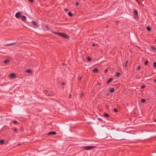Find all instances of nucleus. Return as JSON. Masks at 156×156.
I'll use <instances>...</instances> for the list:
<instances>
[{"label":"nucleus","instance_id":"f257e3e1","mask_svg":"<svg viewBox=\"0 0 156 156\" xmlns=\"http://www.w3.org/2000/svg\"><path fill=\"white\" fill-rule=\"evenodd\" d=\"M96 147V146H88L83 147H82V148L83 149L88 150L92 149Z\"/></svg>","mask_w":156,"mask_h":156},{"label":"nucleus","instance_id":"f03ea898","mask_svg":"<svg viewBox=\"0 0 156 156\" xmlns=\"http://www.w3.org/2000/svg\"><path fill=\"white\" fill-rule=\"evenodd\" d=\"M133 13L134 14V17L136 19L138 17V11L136 10H134L133 11Z\"/></svg>","mask_w":156,"mask_h":156},{"label":"nucleus","instance_id":"7ed1b4c3","mask_svg":"<svg viewBox=\"0 0 156 156\" xmlns=\"http://www.w3.org/2000/svg\"><path fill=\"white\" fill-rule=\"evenodd\" d=\"M21 14L22 12H18L16 13L15 14V16L16 18L19 19L21 17V16H22V15H21Z\"/></svg>","mask_w":156,"mask_h":156},{"label":"nucleus","instance_id":"20e7f679","mask_svg":"<svg viewBox=\"0 0 156 156\" xmlns=\"http://www.w3.org/2000/svg\"><path fill=\"white\" fill-rule=\"evenodd\" d=\"M61 37L65 39L69 38V37L66 34L64 33H62V34L61 35Z\"/></svg>","mask_w":156,"mask_h":156},{"label":"nucleus","instance_id":"39448f33","mask_svg":"<svg viewBox=\"0 0 156 156\" xmlns=\"http://www.w3.org/2000/svg\"><path fill=\"white\" fill-rule=\"evenodd\" d=\"M31 23L34 25V27L36 28H37V23L34 21H32Z\"/></svg>","mask_w":156,"mask_h":156},{"label":"nucleus","instance_id":"423d86ee","mask_svg":"<svg viewBox=\"0 0 156 156\" xmlns=\"http://www.w3.org/2000/svg\"><path fill=\"white\" fill-rule=\"evenodd\" d=\"M21 19L22 21L24 22H25L26 20V17L25 16L22 15L21 16Z\"/></svg>","mask_w":156,"mask_h":156},{"label":"nucleus","instance_id":"0eeeda50","mask_svg":"<svg viewBox=\"0 0 156 156\" xmlns=\"http://www.w3.org/2000/svg\"><path fill=\"white\" fill-rule=\"evenodd\" d=\"M56 134V133L55 132H49L47 134L48 135H55Z\"/></svg>","mask_w":156,"mask_h":156},{"label":"nucleus","instance_id":"6e6552de","mask_svg":"<svg viewBox=\"0 0 156 156\" xmlns=\"http://www.w3.org/2000/svg\"><path fill=\"white\" fill-rule=\"evenodd\" d=\"M53 33L59 36H61L62 33L53 32Z\"/></svg>","mask_w":156,"mask_h":156},{"label":"nucleus","instance_id":"1a4fd4ad","mask_svg":"<svg viewBox=\"0 0 156 156\" xmlns=\"http://www.w3.org/2000/svg\"><path fill=\"white\" fill-rule=\"evenodd\" d=\"M16 76V74L14 73H12L10 74V76L11 78H14Z\"/></svg>","mask_w":156,"mask_h":156},{"label":"nucleus","instance_id":"9d476101","mask_svg":"<svg viewBox=\"0 0 156 156\" xmlns=\"http://www.w3.org/2000/svg\"><path fill=\"white\" fill-rule=\"evenodd\" d=\"M16 44V43H11L5 44V46H12V45H13L15 44Z\"/></svg>","mask_w":156,"mask_h":156},{"label":"nucleus","instance_id":"9b49d317","mask_svg":"<svg viewBox=\"0 0 156 156\" xmlns=\"http://www.w3.org/2000/svg\"><path fill=\"white\" fill-rule=\"evenodd\" d=\"M26 72L29 73H32V70L30 69H28L26 70Z\"/></svg>","mask_w":156,"mask_h":156},{"label":"nucleus","instance_id":"f8f14e48","mask_svg":"<svg viewBox=\"0 0 156 156\" xmlns=\"http://www.w3.org/2000/svg\"><path fill=\"white\" fill-rule=\"evenodd\" d=\"M46 92H47V93H45L46 94H47L48 96H52L53 95V94L52 93H48V91H46Z\"/></svg>","mask_w":156,"mask_h":156},{"label":"nucleus","instance_id":"ddd939ff","mask_svg":"<svg viewBox=\"0 0 156 156\" xmlns=\"http://www.w3.org/2000/svg\"><path fill=\"white\" fill-rule=\"evenodd\" d=\"M113 80V79L112 78H110L108 80V81L107 82V84H109Z\"/></svg>","mask_w":156,"mask_h":156},{"label":"nucleus","instance_id":"4468645a","mask_svg":"<svg viewBox=\"0 0 156 156\" xmlns=\"http://www.w3.org/2000/svg\"><path fill=\"white\" fill-rule=\"evenodd\" d=\"M98 71V68H95L93 69V72L95 73H96Z\"/></svg>","mask_w":156,"mask_h":156},{"label":"nucleus","instance_id":"2eb2a0df","mask_svg":"<svg viewBox=\"0 0 156 156\" xmlns=\"http://www.w3.org/2000/svg\"><path fill=\"white\" fill-rule=\"evenodd\" d=\"M115 89L114 88H112L110 89V92L111 93H113L115 91Z\"/></svg>","mask_w":156,"mask_h":156},{"label":"nucleus","instance_id":"dca6fc26","mask_svg":"<svg viewBox=\"0 0 156 156\" xmlns=\"http://www.w3.org/2000/svg\"><path fill=\"white\" fill-rule=\"evenodd\" d=\"M109 116V114L108 113H105L104 114V117H108Z\"/></svg>","mask_w":156,"mask_h":156},{"label":"nucleus","instance_id":"f3484780","mask_svg":"<svg viewBox=\"0 0 156 156\" xmlns=\"http://www.w3.org/2000/svg\"><path fill=\"white\" fill-rule=\"evenodd\" d=\"M9 60H5V61H4V63L5 64H7V63H9Z\"/></svg>","mask_w":156,"mask_h":156},{"label":"nucleus","instance_id":"a211bd4d","mask_svg":"<svg viewBox=\"0 0 156 156\" xmlns=\"http://www.w3.org/2000/svg\"><path fill=\"white\" fill-rule=\"evenodd\" d=\"M4 143V140H0V144H3Z\"/></svg>","mask_w":156,"mask_h":156},{"label":"nucleus","instance_id":"6ab92c4d","mask_svg":"<svg viewBox=\"0 0 156 156\" xmlns=\"http://www.w3.org/2000/svg\"><path fill=\"white\" fill-rule=\"evenodd\" d=\"M147 30H148L149 31H150L151 30V28L149 26L147 27Z\"/></svg>","mask_w":156,"mask_h":156},{"label":"nucleus","instance_id":"aec40b11","mask_svg":"<svg viewBox=\"0 0 156 156\" xmlns=\"http://www.w3.org/2000/svg\"><path fill=\"white\" fill-rule=\"evenodd\" d=\"M68 15L70 16H73V14L70 12H69L68 13Z\"/></svg>","mask_w":156,"mask_h":156},{"label":"nucleus","instance_id":"412c9836","mask_svg":"<svg viewBox=\"0 0 156 156\" xmlns=\"http://www.w3.org/2000/svg\"><path fill=\"white\" fill-rule=\"evenodd\" d=\"M151 48L156 51V47H155L154 46H151Z\"/></svg>","mask_w":156,"mask_h":156},{"label":"nucleus","instance_id":"4be33fe9","mask_svg":"<svg viewBox=\"0 0 156 156\" xmlns=\"http://www.w3.org/2000/svg\"><path fill=\"white\" fill-rule=\"evenodd\" d=\"M98 46V44H92V46Z\"/></svg>","mask_w":156,"mask_h":156},{"label":"nucleus","instance_id":"5701e85b","mask_svg":"<svg viewBox=\"0 0 156 156\" xmlns=\"http://www.w3.org/2000/svg\"><path fill=\"white\" fill-rule=\"evenodd\" d=\"M145 100L144 99H142L141 100V102L143 103H144L145 102Z\"/></svg>","mask_w":156,"mask_h":156},{"label":"nucleus","instance_id":"b1692460","mask_svg":"<svg viewBox=\"0 0 156 156\" xmlns=\"http://www.w3.org/2000/svg\"><path fill=\"white\" fill-rule=\"evenodd\" d=\"M87 60L88 61H89V62H91V58H90L89 57H88L87 58Z\"/></svg>","mask_w":156,"mask_h":156},{"label":"nucleus","instance_id":"393cba45","mask_svg":"<svg viewBox=\"0 0 156 156\" xmlns=\"http://www.w3.org/2000/svg\"><path fill=\"white\" fill-rule=\"evenodd\" d=\"M120 73H119V72H118L117 73L116 75V76L117 77H118L119 76V75H120Z\"/></svg>","mask_w":156,"mask_h":156},{"label":"nucleus","instance_id":"a878e982","mask_svg":"<svg viewBox=\"0 0 156 156\" xmlns=\"http://www.w3.org/2000/svg\"><path fill=\"white\" fill-rule=\"evenodd\" d=\"M148 62V61L147 60H146L144 62V65L145 66L147 65V64Z\"/></svg>","mask_w":156,"mask_h":156},{"label":"nucleus","instance_id":"bb28decb","mask_svg":"<svg viewBox=\"0 0 156 156\" xmlns=\"http://www.w3.org/2000/svg\"><path fill=\"white\" fill-rule=\"evenodd\" d=\"M113 110L115 112H118V110L116 108H114Z\"/></svg>","mask_w":156,"mask_h":156},{"label":"nucleus","instance_id":"cd10ccee","mask_svg":"<svg viewBox=\"0 0 156 156\" xmlns=\"http://www.w3.org/2000/svg\"><path fill=\"white\" fill-rule=\"evenodd\" d=\"M153 66L154 67H155V68L156 67V62H154V63L153 64Z\"/></svg>","mask_w":156,"mask_h":156},{"label":"nucleus","instance_id":"c85d7f7f","mask_svg":"<svg viewBox=\"0 0 156 156\" xmlns=\"http://www.w3.org/2000/svg\"><path fill=\"white\" fill-rule=\"evenodd\" d=\"M128 60H127L126 61V63H125V67H126L127 66V63H128Z\"/></svg>","mask_w":156,"mask_h":156},{"label":"nucleus","instance_id":"c756f323","mask_svg":"<svg viewBox=\"0 0 156 156\" xmlns=\"http://www.w3.org/2000/svg\"><path fill=\"white\" fill-rule=\"evenodd\" d=\"M137 70H139L141 69V67L140 66H137Z\"/></svg>","mask_w":156,"mask_h":156},{"label":"nucleus","instance_id":"7c9ffc66","mask_svg":"<svg viewBox=\"0 0 156 156\" xmlns=\"http://www.w3.org/2000/svg\"><path fill=\"white\" fill-rule=\"evenodd\" d=\"M13 131L15 132H17V129H16V128H15L14 129H13Z\"/></svg>","mask_w":156,"mask_h":156},{"label":"nucleus","instance_id":"2f4dec72","mask_svg":"<svg viewBox=\"0 0 156 156\" xmlns=\"http://www.w3.org/2000/svg\"><path fill=\"white\" fill-rule=\"evenodd\" d=\"M76 6H77L79 5V3L78 2H76Z\"/></svg>","mask_w":156,"mask_h":156},{"label":"nucleus","instance_id":"473e14b6","mask_svg":"<svg viewBox=\"0 0 156 156\" xmlns=\"http://www.w3.org/2000/svg\"><path fill=\"white\" fill-rule=\"evenodd\" d=\"M45 27L46 28V30H49V27L47 26H45Z\"/></svg>","mask_w":156,"mask_h":156},{"label":"nucleus","instance_id":"72a5a7b5","mask_svg":"<svg viewBox=\"0 0 156 156\" xmlns=\"http://www.w3.org/2000/svg\"><path fill=\"white\" fill-rule=\"evenodd\" d=\"M108 71V70L107 69H106L105 70V72L106 73Z\"/></svg>","mask_w":156,"mask_h":156},{"label":"nucleus","instance_id":"f704fd0d","mask_svg":"<svg viewBox=\"0 0 156 156\" xmlns=\"http://www.w3.org/2000/svg\"><path fill=\"white\" fill-rule=\"evenodd\" d=\"M13 122L15 124H16L17 123V122L15 120H14Z\"/></svg>","mask_w":156,"mask_h":156},{"label":"nucleus","instance_id":"c9c22d12","mask_svg":"<svg viewBox=\"0 0 156 156\" xmlns=\"http://www.w3.org/2000/svg\"><path fill=\"white\" fill-rule=\"evenodd\" d=\"M145 87H145V86H142L141 87V89L144 88H145Z\"/></svg>","mask_w":156,"mask_h":156},{"label":"nucleus","instance_id":"e433bc0d","mask_svg":"<svg viewBox=\"0 0 156 156\" xmlns=\"http://www.w3.org/2000/svg\"><path fill=\"white\" fill-rule=\"evenodd\" d=\"M29 2H34V0H28Z\"/></svg>","mask_w":156,"mask_h":156},{"label":"nucleus","instance_id":"4c0bfd02","mask_svg":"<svg viewBox=\"0 0 156 156\" xmlns=\"http://www.w3.org/2000/svg\"><path fill=\"white\" fill-rule=\"evenodd\" d=\"M66 84V83L65 82H63L62 83V85H65Z\"/></svg>","mask_w":156,"mask_h":156},{"label":"nucleus","instance_id":"58836bf2","mask_svg":"<svg viewBox=\"0 0 156 156\" xmlns=\"http://www.w3.org/2000/svg\"><path fill=\"white\" fill-rule=\"evenodd\" d=\"M64 10L66 12H67L68 10V9H64Z\"/></svg>","mask_w":156,"mask_h":156},{"label":"nucleus","instance_id":"ea45409f","mask_svg":"<svg viewBox=\"0 0 156 156\" xmlns=\"http://www.w3.org/2000/svg\"><path fill=\"white\" fill-rule=\"evenodd\" d=\"M107 96H109V93H107L106 94Z\"/></svg>","mask_w":156,"mask_h":156},{"label":"nucleus","instance_id":"a19ab883","mask_svg":"<svg viewBox=\"0 0 156 156\" xmlns=\"http://www.w3.org/2000/svg\"><path fill=\"white\" fill-rule=\"evenodd\" d=\"M83 93H81V94H80V97L82 96L83 95Z\"/></svg>","mask_w":156,"mask_h":156},{"label":"nucleus","instance_id":"79ce46f5","mask_svg":"<svg viewBox=\"0 0 156 156\" xmlns=\"http://www.w3.org/2000/svg\"><path fill=\"white\" fill-rule=\"evenodd\" d=\"M81 77H79V78H78V79L79 80H81Z\"/></svg>","mask_w":156,"mask_h":156},{"label":"nucleus","instance_id":"37998d69","mask_svg":"<svg viewBox=\"0 0 156 156\" xmlns=\"http://www.w3.org/2000/svg\"><path fill=\"white\" fill-rule=\"evenodd\" d=\"M98 119L99 120H102L101 119H100V118H98Z\"/></svg>","mask_w":156,"mask_h":156},{"label":"nucleus","instance_id":"c03bdc74","mask_svg":"<svg viewBox=\"0 0 156 156\" xmlns=\"http://www.w3.org/2000/svg\"><path fill=\"white\" fill-rule=\"evenodd\" d=\"M154 81L155 82H156V79H154Z\"/></svg>","mask_w":156,"mask_h":156},{"label":"nucleus","instance_id":"a18cd8bd","mask_svg":"<svg viewBox=\"0 0 156 156\" xmlns=\"http://www.w3.org/2000/svg\"><path fill=\"white\" fill-rule=\"evenodd\" d=\"M71 94H69V97H71Z\"/></svg>","mask_w":156,"mask_h":156},{"label":"nucleus","instance_id":"49530a36","mask_svg":"<svg viewBox=\"0 0 156 156\" xmlns=\"http://www.w3.org/2000/svg\"><path fill=\"white\" fill-rule=\"evenodd\" d=\"M125 140V139H121L120 140Z\"/></svg>","mask_w":156,"mask_h":156},{"label":"nucleus","instance_id":"de8ad7c7","mask_svg":"<svg viewBox=\"0 0 156 156\" xmlns=\"http://www.w3.org/2000/svg\"><path fill=\"white\" fill-rule=\"evenodd\" d=\"M21 145V144H18V145Z\"/></svg>","mask_w":156,"mask_h":156},{"label":"nucleus","instance_id":"09e8293b","mask_svg":"<svg viewBox=\"0 0 156 156\" xmlns=\"http://www.w3.org/2000/svg\"><path fill=\"white\" fill-rule=\"evenodd\" d=\"M155 41L156 42V38L155 39Z\"/></svg>","mask_w":156,"mask_h":156},{"label":"nucleus","instance_id":"8fccbe9b","mask_svg":"<svg viewBox=\"0 0 156 156\" xmlns=\"http://www.w3.org/2000/svg\"><path fill=\"white\" fill-rule=\"evenodd\" d=\"M155 121L156 122V119H155Z\"/></svg>","mask_w":156,"mask_h":156}]
</instances>
